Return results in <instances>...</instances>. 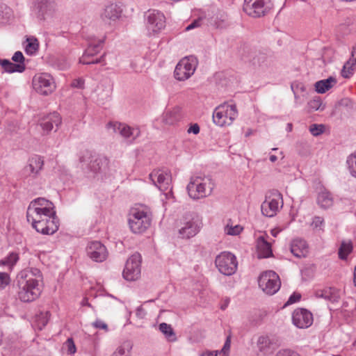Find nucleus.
Instances as JSON below:
<instances>
[{
    "label": "nucleus",
    "mask_w": 356,
    "mask_h": 356,
    "mask_svg": "<svg viewBox=\"0 0 356 356\" xmlns=\"http://www.w3.org/2000/svg\"><path fill=\"white\" fill-rule=\"evenodd\" d=\"M26 218L33 228L42 234L51 235L59 227L54 204L44 197L34 199L30 202Z\"/></svg>",
    "instance_id": "nucleus-1"
},
{
    "label": "nucleus",
    "mask_w": 356,
    "mask_h": 356,
    "mask_svg": "<svg viewBox=\"0 0 356 356\" xmlns=\"http://www.w3.org/2000/svg\"><path fill=\"white\" fill-rule=\"evenodd\" d=\"M42 280V274L37 268H26L19 271L16 277L19 299L24 302L36 300L41 293L40 284Z\"/></svg>",
    "instance_id": "nucleus-2"
},
{
    "label": "nucleus",
    "mask_w": 356,
    "mask_h": 356,
    "mask_svg": "<svg viewBox=\"0 0 356 356\" xmlns=\"http://www.w3.org/2000/svg\"><path fill=\"white\" fill-rule=\"evenodd\" d=\"M152 211L145 205L132 207L128 214V225L134 234L144 233L151 225Z\"/></svg>",
    "instance_id": "nucleus-3"
},
{
    "label": "nucleus",
    "mask_w": 356,
    "mask_h": 356,
    "mask_svg": "<svg viewBox=\"0 0 356 356\" xmlns=\"http://www.w3.org/2000/svg\"><path fill=\"white\" fill-rule=\"evenodd\" d=\"M214 188L215 183L210 177L193 175L186 186V191L191 199L199 200L210 196Z\"/></svg>",
    "instance_id": "nucleus-4"
},
{
    "label": "nucleus",
    "mask_w": 356,
    "mask_h": 356,
    "mask_svg": "<svg viewBox=\"0 0 356 356\" xmlns=\"http://www.w3.org/2000/svg\"><path fill=\"white\" fill-rule=\"evenodd\" d=\"M238 111L234 104H222L216 108L213 113V121L219 127H228L237 118Z\"/></svg>",
    "instance_id": "nucleus-5"
},
{
    "label": "nucleus",
    "mask_w": 356,
    "mask_h": 356,
    "mask_svg": "<svg viewBox=\"0 0 356 356\" xmlns=\"http://www.w3.org/2000/svg\"><path fill=\"white\" fill-rule=\"evenodd\" d=\"M283 206L282 193L277 190L268 191L265 196V200L261 206V213L266 217H273Z\"/></svg>",
    "instance_id": "nucleus-6"
},
{
    "label": "nucleus",
    "mask_w": 356,
    "mask_h": 356,
    "mask_svg": "<svg viewBox=\"0 0 356 356\" xmlns=\"http://www.w3.org/2000/svg\"><path fill=\"white\" fill-rule=\"evenodd\" d=\"M215 264L218 271L227 276L234 275L238 267L236 256L229 252H222L215 259Z\"/></svg>",
    "instance_id": "nucleus-7"
},
{
    "label": "nucleus",
    "mask_w": 356,
    "mask_h": 356,
    "mask_svg": "<svg viewBox=\"0 0 356 356\" xmlns=\"http://www.w3.org/2000/svg\"><path fill=\"white\" fill-rule=\"evenodd\" d=\"M145 18L149 35L158 34L165 27V17L159 10H148L145 15Z\"/></svg>",
    "instance_id": "nucleus-8"
},
{
    "label": "nucleus",
    "mask_w": 356,
    "mask_h": 356,
    "mask_svg": "<svg viewBox=\"0 0 356 356\" xmlns=\"http://www.w3.org/2000/svg\"><path fill=\"white\" fill-rule=\"evenodd\" d=\"M149 178L154 184L165 194L166 198L173 197L171 186L172 178L167 171L163 170H154L149 175Z\"/></svg>",
    "instance_id": "nucleus-9"
},
{
    "label": "nucleus",
    "mask_w": 356,
    "mask_h": 356,
    "mask_svg": "<svg viewBox=\"0 0 356 356\" xmlns=\"http://www.w3.org/2000/svg\"><path fill=\"white\" fill-rule=\"evenodd\" d=\"M258 282L259 288L268 295L275 294L281 286L278 275L272 270H268L261 274Z\"/></svg>",
    "instance_id": "nucleus-10"
},
{
    "label": "nucleus",
    "mask_w": 356,
    "mask_h": 356,
    "mask_svg": "<svg viewBox=\"0 0 356 356\" xmlns=\"http://www.w3.org/2000/svg\"><path fill=\"white\" fill-rule=\"evenodd\" d=\"M179 229V234L183 238H190L195 236L200 231L202 222L200 217L194 213L184 216Z\"/></svg>",
    "instance_id": "nucleus-11"
},
{
    "label": "nucleus",
    "mask_w": 356,
    "mask_h": 356,
    "mask_svg": "<svg viewBox=\"0 0 356 356\" xmlns=\"http://www.w3.org/2000/svg\"><path fill=\"white\" fill-rule=\"evenodd\" d=\"M33 88L38 93L48 95L56 89L54 78L48 73H40L33 78Z\"/></svg>",
    "instance_id": "nucleus-12"
},
{
    "label": "nucleus",
    "mask_w": 356,
    "mask_h": 356,
    "mask_svg": "<svg viewBox=\"0 0 356 356\" xmlns=\"http://www.w3.org/2000/svg\"><path fill=\"white\" fill-rule=\"evenodd\" d=\"M82 168H87L95 174L102 172L108 165V160L106 158L92 156V154L86 151L79 158Z\"/></svg>",
    "instance_id": "nucleus-13"
},
{
    "label": "nucleus",
    "mask_w": 356,
    "mask_h": 356,
    "mask_svg": "<svg viewBox=\"0 0 356 356\" xmlns=\"http://www.w3.org/2000/svg\"><path fill=\"white\" fill-rule=\"evenodd\" d=\"M273 6L270 0H245L243 10L250 16L258 17L265 15Z\"/></svg>",
    "instance_id": "nucleus-14"
},
{
    "label": "nucleus",
    "mask_w": 356,
    "mask_h": 356,
    "mask_svg": "<svg viewBox=\"0 0 356 356\" xmlns=\"http://www.w3.org/2000/svg\"><path fill=\"white\" fill-rule=\"evenodd\" d=\"M106 128L114 134H119L129 142L134 141L140 135L138 127H131L127 124L119 122H110Z\"/></svg>",
    "instance_id": "nucleus-15"
},
{
    "label": "nucleus",
    "mask_w": 356,
    "mask_h": 356,
    "mask_svg": "<svg viewBox=\"0 0 356 356\" xmlns=\"http://www.w3.org/2000/svg\"><path fill=\"white\" fill-rule=\"evenodd\" d=\"M141 256L139 253L133 254L127 261L123 270V277L127 281H134L140 276Z\"/></svg>",
    "instance_id": "nucleus-16"
},
{
    "label": "nucleus",
    "mask_w": 356,
    "mask_h": 356,
    "mask_svg": "<svg viewBox=\"0 0 356 356\" xmlns=\"http://www.w3.org/2000/svg\"><path fill=\"white\" fill-rule=\"evenodd\" d=\"M86 254L90 259L95 262H103L108 255L106 246L97 241H90L88 243Z\"/></svg>",
    "instance_id": "nucleus-17"
},
{
    "label": "nucleus",
    "mask_w": 356,
    "mask_h": 356,
    "mask_svg": "<svg viewBox=\"0 0 356 356\" xmlns=\"http://www.w3.org/2000/svg\"><path fill=\"white\" fill-rule=\"evenodd\" d=\"M313 321L312 314L306 309L298 308L292 313V322L296 327L300 329L310 327Z\"/></svg>",
    "instance_id": "nucleus-18"
},
{
    "label": "nucleus",
    "mask_w": 356,
    "mask_h": 356,
    "mask_svg": "<svg viewBox=\"0 0 356 356\" xmlns=\"http://www.w3.org/2000/svg\"><path fill=\"white\" fill-rule=\"evenodd\" d=\"M197 60L193 56H186L179 61V81L188 79L197 67Z\"/></svg>",
    "instance_id": "nucleus-19"
},
{
    "label": "nucleus",
    "mask_w": 356,
    "mask_h": 356,
    "mask_svg": "<svg viewBox=\"0 0 356 356\" xmlns=\"http://www.w3.org/2000/svg\"><path fill=\"white\" fill-rule=\"evenodd\" d=\"M61 122L60 115L57 112H54L43 116L40 120L39 125L43 131V134H47L54 128L56 130L60 125Z\"/></svg>",
    "instance_id": "nucleus-20"
},
{
    "label": "nucleus",
    "mask_w": 356,
    "mask_h": 356,
    "mask_svg": "<svg viewBox=\"0 0 356 356\" xmlns=\"http://www.w3.org/2000/svg\"><path fill=\"white\" fill-rule=\"evenodd\" d=\"M102 47V42H94L88 47L86 49L83 55L80 58L79 62L83 65H90L101 63L103 60L104 56H101L99 58L90 59L91 57L98 54Z\"/></svg>",
    "instance_id": "nucleus-21"
},
{
    "label": "nucleus",
    "mask_w": 356,
    "mask_h": 356,
    "mask_svg": "<svg viewBox=\"0 0 356 356\" xmlns=\"http://www.w3.org/2000/svg\"><path fill=\"white\" fill-rule=\"evenodd\" d=\"M257 348L258 355H268L275 350V346L270 337L267 335H261L257 338Z\"/></svg>",
    "instance_id": "nucleus-22"
},
{
    "label": "nucleus",
    "mask_w": 356,
    "mask_h": 356,
    "mask_svg": "<svg viewBox=\"0 0 356 356\" xmlns=\"http://www.w3.org/2000/svg\"><path fill=\"white\" fill-rule=\"evenodd\" d=\"M290 250L298 258L306 257L309 252L307 242L300 238H296L291 241Z\"/></svg>",
    "instance_id": "nucleus-23"
},
{
    "label": "nucleus",
    "mask_w": 356,
    "mask_h": 356,
    "mask_svg": "<svg viewBox=\"0 0 356 356\" xmlns=\"http://www.w3.org/2000/svg\"><path fill=\"white\" fill-rule=\"evenodd\" d=\"M268 236L265 234L257 239V251L259 258H268L273 255L271 245L267 241Z\"/></svg>",
    "instance_id": "nucleus-24"
},
{
    "label": "nucleus",
    "mask_w": 356,
    "mask_h": 356,
    "mask_svg": "<svg viewBox=\"0 0 356 356\" xmlns=\"http://www.w3.org/2000/svg\"><path fill=\"white\" fill-rule=\"evenodd\" d=\"M44 165V160L40 156L35 155L29 160V164L25 168V172L29 176L36 177Z\"/></svg>",
    "instance_id": "nucleus-25"
},
{
    "label": "nucleus",
    "mask_w": 356,
    "mask_h": 356,
    "mask_svg": "<svg viewBox=\"0 0 356 356\" xmlns=\"http://www.w3.org/2000/svg\"><path fill=\"white\" fill-rule=\"evenodd\" d=\"M122 13V9L120 6L115 3H111L106 6L101 17L103 20L110 19L115 21L118 19Z\"/></svg>",
    "instance_id": "nucleus-26"
},
{
    "label": "nucleus",
    "mask_w": 356,
    "mask_h": 356,
    "mask_svg": "<svg viewBox=\"0 0 356 356\" xmlns=\"http://www.w3.org/2000/svg\"><path fill=\"white\" fill-rule=\"evenodd\" d=\"M0 65L8 73L23 72L25 70L24 63H13L7 59H0Z\"/></svg>",
    "instance_id": "nucleus-27"
},
{
    "label": "nucleus",
    "mask_w": 356,
    "mask_h": 356,
    "mask_svg": "<svg viewBox=\"0 0 356 356\" xmlns=\"http://www.w3.org/2000/svg\"><path fill=\"white\" fill-rule=\"evenodd\" d=\"M318 204L324 209L330 207L333 204V198L331 193L325 188H322L318 194Z\"/></svg>",
    "instance_id": "nucleus-28"
},
{
    "label": "nucleus",
    "mask_w": 356,
    "mask_h": 356,
    "mask_svg": "<svg viewBox=\"0 0 356 356\" xmlns=\"http://www.w3.org/2000/svg\"><path fill=\"white\" fill-rule=\"evenodd\" d=\"M336 83L337 81L334 78L330 77L327 79L317 81L315 83V88L317 92L324 93L330 90Z\"/></svg>",
    "instance_id": "nucleus-29"
},
{
    "label": "nucleus",
    "mask_w": 356,
    "mask_h": 356,
    "mask_svg": "<svg viewBox=\"0 0 356 356\" xmlns=\"http://www.w3.org/2000/svg\"><path fill=\"white\" fill-rule=\"evenodd\" d=\"M316 296L331 301H336L339 297L338 290L334 288H326L323 290L317 291Z\"/></svg>",
    "instance_id": "nucleus-30"
},
{
    "label": "nucleus",
    "mask_w": 356,
    "mask_h": 356,
    "mask_svg": "<svg viewBox=\"0 0 356 356\" xmlns=\"http://www.w3.org/2000/svg\"><path fill=\"white\" fill-rule=\"evenodd\" d=\"M159 330L164 335L168 341L172 342L177 340L176 333L174 332L170 325L161 323L159 325Z\"/></svg>",
    "instance_id": "nucleus-31"
},
{
    "label": "nucleus",
    "mask_w": 356,
    "mask_h": 356,
    "mask_svg": "<svg viewBox=\"0 0 356 356\" xmlns=\"http://www.w3.org/2000/svg\"><path fill=\"white\" fill-rule=\"evenodd\" d=\"M131 349L132 343L125 341L116 348L111 356H130Z\"/></svg>",
    "instance_id": "nucleus-32"
},
{
    "label": "nucleus",
    "mask_w": 356,
    "mask_h": 356,
    "mask_svg": "<svg viewBox=\"0 0 356 356\" xmlns=\"http://www.w3.org/2000/svg\"><path fill=\"white\" fill-rule=\"evenodd\" d=\"M243 231V227L240 225H233L229 220L224 227V232L229 236H238Z\"/></svg>",
    "instance_id": "nucleus-33"
},
{
    "label": "nucleus",
    "mask_w": 356,
    "mask_h": 356,
    "mask_svg": "<svg viewBox=\"0 0 356 356\" xmlns=\"http://www.w3.org/2000/svg\"><path fill=\"white\" fill-rule=\"evenodd\" d=\"M356 69V62L355 58H349L344 64L341 70V76L344 78H350Z\"/></svg>",
    "instance_id": "nucleus-34"
},
{
    "label": "nucleus",
    "mask_w": 356,
    "mask_h": 356,
    "mask_svg": "<svg viewBox=\"0 0 356 356\" xmlns=\"http://www.w3.org/2000/svg\"><path fill=\"white\" fill-rule=\"evenodd\" d=\"M49 312H41L40 314L35 316V326L39 329L42 330L49 322L50 318Z\"/></svg>",
    "instance_id": "nucleus-35"
},
{
    "label": "nucleus",
    "mask_w": 356,
    "mask_h": 356,
    "mask_svg": "<svg viewBox=\"0 0 356 356\" xmlns=\"http://www.w3.org/2000/svg\"><path fill=\"white\" fill-rule=\"evenodd\" d=\"M18 260V254L11 252L6 257L0 261V266H6L8 267V270H12Z\"/></svg>",
    "instance_id": "nucleus-36"
},
{
    "label": "nucleus",
    "mask_w": 356,
    "mask_h": 356,
    "mask_svg": "<svg viewBox=\"0 0 356 356\" xmlns=\"http://www.w3.org/2000/svg\"><path fill=\"white\" fill-rule=\"evenodd\" d=\"M38 14L43 18L52 13V5L47 1H42L38 3Z\"/></svg>",
    "instance_id": "nucleus-37"
},
{
    "label": "nucleus",
    "mask_w": 356,
    "mask_h": 356,
    "mask_svg": "<svg viewBox=\"0 0 356 356\" xmlns=\"http://www.w3.org/2000/svg\"><path fill=\"white\" fill-rule=\"evenodd\" d=\"M178 120V109L174 108L172 110H168L163 117V120L166 124H173Z\"/></svg>",
    "instance_id": "nucleus-38"
},
{
    "label": "nucleus",
    "mask_w": 356,
    "mask_h": 356,
    "mask_svg": "<svg viewBox=\"0 0 356 356\" xmlns=\"http://www.w3.org/2000/svg\"><path fill=\"white\" fill-rule=\"evenodd\" d=\"M353 250V245L350 241H343L339 249V257L341 259H346Z\"/></svg>",
    "instance_id": "nucleus-39"
},
{
    "label": "nucleus",
    "mask_w": 356,
    "mask_h": 356,
    "mask_svg": "<svg viewBox=\"0 0 356 356\" xmlns=\"http://www.w3.org/2000/svg\"><path fill=\"white\" fill-rule=\"evenodd\" d=\"M38 42L35 38H28L25 44V51L29 55H33L38 49Z\"/></svg>",
    "instance_id": "nucleus-40"
},
{
    "label": "nucleus",
    "mask_w": 356,
    "mask_h": 356,
    "mask_svg": "<svg viewBox=\"0 0 356 356\" xmlns=\"http://www.w3.org/2000/svg\"><path fill=\"white\" fill-rule=\"evenodd\" d=\"M346 163L350 175L356 178V152L348 157Z\"/></svg>",
    "instance_id": "nucleus-41"
},
{
    "label": "nucleus",
    "mask_w": 356,
    "mask_h": 356,
    "mask_svg": "<svg viewBox=\"0 0 356 356\" xmlns=\"http://www.w3.org/2000/svg\"><path fill=\"white\" fill-rule=\"evenodd\" d=\"M63 348L70 355H74L76 351L75 344L72 338L67 339L63 344Z\"/></svg>",
    "instance_id": "nucleus-42"
},
{
    "label": "nucleus",
    "mask_w": 356,
    "mask_h": 356,
    "mask_svg": "<svg viewBox=\"0 0 356 356\" xmlns=\"http://www.w3.org/2000/svg\"><path fill=\"white\" fill-rule=\"evenodd\" d=\"M324 131L325 126L323 124H313L309 127V131L314 136L323 134Z\"/></svg>",
    "instance_id": "nucleus-43"
},
{
    "label": "nucleus",
    "mask_w": 356,
    "mask_h": 356,
    "mask_svg": "<svg viewBox=\"0 0 356 356\" xmlns=\"http://www.w3.org/2000/svg\"><path fill=\"white\" fill-rule=\"evenodd\" d=\"M10 282V277L8 273L0 272V289H5Z\"/></svg>",
    "instance_id": "nucleus-44"
},
{
    "label": "nucleus",
    "mask_w": 356,
    "mask_h": 356,
    "mask_svg": "<svg viewBox=\"0 0 356 356\" xmlns=\"http://www.w3.org/2000/svg\"><path fill=\"white\" fill-rule=\"evenodd\" d=\"M70 64L68 60L65 58H58L54 62L55 67L60 70L67 69L70 67Z\"/></svg>",
    "instance_id": "nucleus-45"
},
{
    "label": "nucleus",
    "mask_w": 356,
    "mask_h": 356,
    "mask_svg": "<svg viewBox=\"0 0 356 356\" xmlns=\"http://www.w3.org/2000/svg\"><path fill=\"white\" fill-rule=\"evenodd\" d=\"M230 347H231V336H228L226 339V341L225 342V344H224L222 348L219 352V353L222 355L221 356H229Z\"/></svg>",
    "instance_id": "nucleus-46"
},
{
    "label": "nucleus",
    "mask_w": 356,
    "mask_h": 356,
    "mask_svg": "<svg viewBox=\"0 0 356 356\" xmlns=\"http://www.w3.org/2000/svg\"><path fill=\"white\" fill-rule=\"evenodd\" d=\"M276 356H300L298 353L289 349L280 350Z\"/></svg>",
    "instance_id": "nucleus-47"
},
{
    "label": "nucleus",
    "mask_w": 356,
    "mask_h": 356,
    "mask_svg": "<svg viewBox=\"0 0 356 356\" xmlns=\"http://www.w3.org/2000/svg\"><path fill=\"white\" fill-rule=\"evenodd\" d=\"M12 60L16 63H24V57L23 54L19 51H16L13 54Z\"/></svg>",
    "instance_id": "nucleus-48"
},
{
    "label": "nucleus",
    "mask_w": 356,
    "mask_h": 356,
    "mask_svg": "<svg viewBox=\"0 0 356 356\" xmlns=\"http://www.w3.org/2000/svg\"><path fill=\"white\" fill-rule=\"evenodd\" d=\"M92 325L97 329H102L108 331V325L101 320H96L92 323Z\"/></svg>",
    "instance_id": "nucleus-49"
},
{
    "label": "nucleus",
    "mask_w": 356,
    "mask_h": 356,
    "mask_svg": "<svg viewBox=\"0 0 356 356\" xmlns=\"http://www.w3.org/2000/svg\"><path fill=\"white\" fill-rule=\"evenodd\" d=\"M301 296L298 293H293L291 295L288 301L286 302V305H290L295 303L300 300Z\"/></svg>",
    "instance_id": "nucleus-50"
},
{
    "label": "nucleus",
    "mask_w": 356,
    "mask_h": 356,
    "mask_svg": "<svg viewBox=\"0 0 356 356\" xmlns=\"http://www.w3.org/2000/svg\"><path fill=\"white\" fill-rule=\"evenodd\" d=\"M136 315L138 318H144L145 315H146V312L145 311V309L141 307H137L136 309Z\"/></svg>",
    "instance_id": "nucleus-51"
},
{
    "label": "nucleus",
    "mask_w": 356,
    "mask_h": 356,
    "mask_svg": "<svg viewBox=\"0 0 356 356\" xmlns=\"http://www.w3.org/2000/svg\"><path fill=\"white\" fill-rule=\"evenodd\" d=\"M200 132V127L197 124H194L189 127L188 129V133H193L194 134H197Z\"/></svg>",
    "instance_id": "nucleus-52"
},
{
    "label": "nucleus",
    "mask_w": 356,
    "mask_h": 356,
    "mask_svg": "<svg viewBox=\"0 0 356 356\" xmlns=\"http://www.w3.org/2000/svg\"><path fill=\"white\" fill-rule=\"evenodd\" d=\"M200 22H201V19H200L195 20L193 22H192L191 24H189L186 28V31H189V30H191L192 29H194V28L200 26Z\"/></svg>",
    "instance_id": "nucleus-53"
},
{
    "label": "nucleus",
    "mask_w": 356,
    "mask_h": 356,
    "mask_svg": "<svg viewBox=\"0 0 356 356\" xmlns=\"http://www.w3.org/2000/svg\"><path fill=\"white\" fill-rule=\"evenodd\" d=\"M200 22H201V19H200L195 20L193 22H192L191 24H189L186 28V31H189V30H191L192 29H194V28L200 26Z\"/></svg>",
    "instance_id": "nucleus-54"
},
{
    "label": "nucleus",
    "mask_w": 356,
    "mask_h": 356,
    "mask_svg": "<svg viewBox=\"0 0 356 356\" xmlns=\"http://www.w3.org/2000/svg\"><path fill=\"white\" fill-rule=\"evenodd\" d=\"M219 354V352L218 350H207L204 352H202L200 354V356H218Z\"/></svg>",
    "instance_id": "nucleus-55"
},
{
    "label": "nucleus",
    "mask_w": 356,
    "mask_h": 356,
    "mask_svg": "<svg viewBox=\"0 0 356 356\" xmlns=\"http://www.w3.org/2000/svg\"><path fill=\"white\" fill-rule=\"evenodd\" d=\"M73 87L82 88L83 86V81L81 79L74 80L72 83Z\"/></svg>",
    "instance_id": "nucleus-56"
},
{
    "label": "nucleus",
    "mask_w": 356,
    "mask_h": 356,
    "mask_svg": "<svg viewBox=\"0 0 356 356\" xmlns=\"http://www.w3.org/2000/svg\"><path fill=\"white\" fill-rule=\"evenodd\" d=\"M310 106L312 108L317 110L320 105V102L318 100H312L309 102Z\"/></svg>",
    "instance_id": "nucleus-57"
},
{
    "label": "nucleus",
    "mask_w": 356,
    "mask_h": 356,
    "mask_svg": "<svg viewBox=\"0 0 356 356\" xmlns=\"http://www.w3.org/2000/svg\"><path fill=\"white\" fill-rule=\"evenodd\" d=\"M350 58H355L356 62V47H354L353 48L352 52H351V57Z\"/></svg>",
    "instance_id": "nucleus-58"
},
{
    "label": "nucleus",
    "mask_w": 356,
    "mask_h": 356,
    "mask_svg": "<svg viewBox=\"0 0 356 356\" xmlns=\"http://www.w3.org/2000/svg\"><path fill=\"white\" fill-rule=\"evenodd\" d=\"M280 231L278 229H273L270 232L274 237H276L277 234L280 233Z\"/></svg>",
    "instance_id": "nucleus-59"
},
{
    "label": "nucleus",
    "mask_w": 356,
    "mask_h": 356,
    "mask_svg": "<svg viewBox=\"0 0 356 356\" xmlns=\"http://www.w3.org/2000/svg\"><path fill=\"white\" fill-rule=\"evenodd\" d=\"M270 161L273 163L275 162L276 161H277V159H279L278 156H275V155H270Z\"/></svg>",
    "instance_id": "nucleus-60"
},
{
    "label": "nucleus",
    "mask_w": 356,
    "mask_h": 356,
    "mask_svg": "<svg viewBox=\"0 0 356 356\" xmlns=\"http://www.w3.org/2000/svg\"><path fill=\"white\" fill-rule=\"evenodd\" d=\"M178 63L175 65V71H174V76L176 79H178Z\"/></svg>",
    "instance_id": "nucleus-61"
},
{
    "label": "nucleus",
    "mask_w": 356,
    "mask_h": 356,
    "mask_svg": "<svg viewBox=\"0 0 356 356\" xmlns=\"http://www.w3.org/2000/svg\"><path fill=\"white\" fill-rule=\"evenodd\" d=\"M314 222L316 223V225L317 226L318 223L322 224L323 223V220H321V218L320 217H316L315 218V220H314Z\"/></svg>",
    "instance_id": "nucleus-62"
},
{
    "label": "nucleus",
    "mask_w": 356,
    "mask_h": 356,
    "mask_svg": "<svg viewBox=\"0 0 356 356\" xmlns=\"http://www.w3.org/2000/svg\"><path fill=\"white\" fill-rule=\"evenodd\" d=\"M353 283H354L355 286L356 287V265H355V267L354 269V273H353Z\"/></svg>",
    "instance_id": "nucleus-63"
},
{
    "label": "nucleus",
    "mask_w": 356,
    "mask_h": 356,
    "mask_svg": "<svg viewBox=\"0 0 356 356\" xmlns=\"http://www.w3.org/2000/svg\"><path fill=\"white\" fill-rule=\"evenodd\" d=\"M82 305H88V306H90V304L88 302V299L87 298H84L83 300H82Z\"/></svg>",
    "instance_id": "nucleus-64"
}]
</instances>
